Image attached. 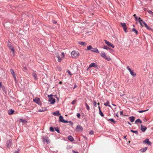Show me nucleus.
Returning a JSON list of instances; mask_svg holds the SVG:
<instances>
[{
	"mask_svg": "<svg viewBox=\"0 0 153 153\" xmlns=\"http://www.w3.org/2000/svg\"><path fill=\"white\" fill-rule=\"evenodd\" d=\"M134 16V18L135 19V20L136 21H138L139 22L140 25L142 27H143V25H142V23L144 25L145 27L148 30H151V28L149 26H148L146 23L143 21V20L141 19V18L140 17H138L136 15V14H134L133 15Z\"/></svg>",
	"mask_w": 153,
	"mask_h": 153,
	"instance_id": "f257e3e1",
	"label": "nucleus"
},
{
	"mask_svg": "<svg viewBox=\"0 0 153 153\" xmlns=\"http://www.w3.org/2000/svg\"><path fill=\"white\" fill-rule=\"evenodd\" d=\"M59 121L60 122H62L63 123H69L70 124H71V125H73V123L71 121H67L63 119V117L62 116H60L59 117Z\"/></svg>",
	"mask_w": 153,
	"mask_h": 153,
	"instance_id": "f03ea898",
	"label": "nucleus"
},
{
	"mask_svg": "<svg viewBox=\"0 0 153 153\" xmlns=\"http://www.w3.org/2000/svg\"><path fill=\"white\" fill-rule=\"evenodd\" d=\"M71 55L72 58H75L78 57L79 56V53L78 51H73L71 52Z\"/></svg>",
	"mask_w": 153,
	"mask_h": 153,
	"instance_id": "7ed1b4c3",
	"label": "nucleus"
},
{
	"mask_svg": "<svg viewBox=\"0 0 153 153\" xmlns=\"http://www.w3.org/2000/svg\"><path fill=\"white\" fill-rule=\"evenodd\" d=\"M53 95L52 94H50L48 95V97L49 98L48 101L50 102L51 104H53L55 102V100L54 98H53L52 96Z\"/></svg>",
	"mask_w": 153,
	"mask_h": 153,
	"instance_id": "20e7f679",
	"label": "nucleus"
},
{
	"mask_svg": "<svg viewBox=\"0 0 153 153\" xmlns=\"http://www.w3.org/2000/svg\"><path fill=\"white\" fill-rule=\"evenodd\" d=\"M101 56L104 58H105L108 61L111 60V59L109 57H107L106 56L105 53L103 52H102L100 53Z\"/></svg>",
	"mask_w": 153,
	"mask_h": 153,
	"instance_id": "39448f33",
	"label": "nucleus"
},
{
	"mask_svg": "<svg viewBox=\"0 0 153 153\" xmlns=\"http://www.w3.org/2000/svg\"><path fill=\"white\" fill-rule=\"evenodd\" d=\"M127 70L129 71L131 74L133 76H135L136 75V74L134 72V70H131L129 66H127L126 67Z\"/></svg>",
	"mask_w": 153,
	"mask_h": 153,
	"instance_id": "423d86ee",
	"label": "nucleus"
},
{
	"mask_svg": "<svg viewBox=\"0 0 153 153\" xmlns=\"http://www.w3.org/2000/svg\"><path fill=\"white\" fill-rule=\"evenodd\" d=\"M7 46L12 51L13 53H14L15 50L14 48L11 45V43L10 42H9L7 44Z\"/></svg>",
	"mask_w": 153,
	"mask_h": 153,
	"instance_id": "0eeeda50",
	"label": "nucleus"
},
{
	"mask_svg": "<svg viewBox=\"0 0 153 153\" xmlns=\"http://www.w3.org/2000/svg\"><path fill=\"white\" fill-rule=\"evenodd\" d=\"M143 143L144 144H147L148 145L150 146L152 144V143L149 140V139H146L145 140H143Z\"/></svg>",
	"mask_w": 153,
	"mask_h": 153,
	"instance_id": "6e6552de",
	"label": "nucleus"
},
{
	"mask_svg": "<svg viewBox=\"0 0 153 153\" xmlns=\"http://www.w3.org/2000/svg\"><path fill=\"white\" fill-rule=\"evenodd\" d=\"M120 24L123 27V29L125 32L127 33V27L126 24L125 23H121Z\"/></svg>",
	"mask_w": 153,
	"mask_h": 153,
	"instance_id": "1a4fd4ad",
	"label": "nucleus"
},
{
	"mask_svg": "<svg viewBox=\"0 0 153 153\" xmlns=\"http://www.w3.org/2000/svg\"><path fill=\"white\" fill-rule=\"evenodd\" d=\"M6 146L7 148L10 147L12 144V140H7L6 142Z\"/></svg>",
	"mask_w": 153,
	"mask_h": 153,
	"instance_id": "9d476101",
	"label": "nucleus"
},
{
	"mask_svg": "<svg viewBox=\"0 0 153 153\" xmlns=\"http://www.w3.org/2000/svg\"><path fill=\"white\" fill-rule=\"evenodd\" d=\"M76 129L77 131H82L83 128L80 125H78L76 126Z\"/></svg>",
	"mask_w": 153,
	"mask_h": 153,
	"instance_id": "9b49d317",
	"label": "nucleus"
},
{
	"mask_svg": "<svg viewBox=\"0 0 153 153\" xmlns=\"http://www.w3.org/2000/svg\"><path fill=\"white\" fill-rule=\"evenodd\" d=\"M106 44H107L109 46L111 47L112 48H114V45L109 42V41L105 40H104Z\"/></svg>",
	"mask_w": 153,
	"mask_h": 153,
	"instance_id": "f8f14e48",
	"label": "nucleus"
},
{
	"mask_svg": "<svg viewBox=\"0 0 153 153\" xmlns=\"http://www.w3.org/2000/svg\"><path fill=\"white\" fill-rule=\"evenodd\" d=\"M10 72L11 73V74L13 76V77H14V79L15 81H16V74H15V72L12 69H10Z\"/></svg>",
	"mask_w": 153,
	"mask_h": 153,
	"instance_id": "ddd939ff",
	"label": "nucleus"
},
{
	"mask_svg": "<svg viewBox=\"0 0 153 153\" xmlns=\"http://www.w3.org/2000/svg\"><path fill=\"white\" fill-rule=\"evenodd\" d=\"M94 67L95 68H98V65L94 63H92L89 65V68Z\"/></svg>",
	"mask_w": 153,
	"mask_h": 153,
	"instance_id": "4468645a",
	"label": "nucleus"
},
{
	"mask_svg": "<svg viewBox=\"0 0 153 153\" xmlns=\"http://www.w3.org/2000/svg\"><path fill=\"white\" fill-rule=\"evenodd\" d=\"M91 51L93 52H94L97 53H99L98 50L97 48H92Z\"/></svg>",
	"mask_w": 153,
	"mask_h": 153,
	"instance_id": "2eb2a0df",
	"label": "nucleus"
},
{
	"mask_svg": "<svg viewBox=\"0 0 153 153\" xmlns=\"http://www.w3.org/2000/svg\"><path fill=\"white\" fill-rule=\"evenodd\" d=\"M147 129V128L144 126H143L142 125H141V130L142 131V132H144L146 131Z\"/></svg>",
	"mask_w": 153,
	"mask_h": 153,
	"instance_id": "dca6fc26",
	"label": "nucleus"
},
{
	"mask_svg": "<svg viewBox=\"0 0 153 153\" xmlns=\"http://www.w3.org/2000/svg\"><path fill=\"white\" fill-rule=\"evenodd\" d=\"M33 101L36 103L39 104L40 102V100L39 98H36L33 100Z\"/></svg>",
	"mask_w": 153,
	"mask_h": 153,
	"instance_id": "f3484780",
	"label": "nucleus"
},
{
	"mask_svg": "<svg viewBox=\"0 0 153 153\" xmlns=\"http://www.w3.org/2000/svg\"><path fill=\"white\" fill-rule=\"evenodd\" d=\"M78 43L79 44L82 45L84 46H86L87 45V43L86 42H82L79 41L78 42Z\"/></svg>",
	"mask_w": 153,
	"mask_h": 153,
	"instance_id": "a211bd4d",
	"label": "nucleus"
},
{
	"mask_svg": "<svg viewBox=\"0 0 153 153\" xmlns=\"http://www.w3.org/2000/svg\"><path fill=\"white\" fill-rule=\"evenodd\" d=\"M68 139L71 142H73L74 140V139L73 137L71 135H69L68 137Z\"/></svg>",
	"mask_w": 153,
	"mask_h": 153,
	"instance_id": "6ab92c4d",
	"label": "nucleus"
},
{
	"mask_svg": "<svg viewBox=\"0 0 153 153\" xmlns=\"http://www.w3.org/2000/svg\"><path fill=\"white\" fill-rule=\"evenodd\" d=\"M56 55V56L58 58V61L59 62H61L62 60V58H60V56H59V55L58 53H55Z\"/></svg>",
	"mask_w": 153,
	"mask_h": 153,
	"instance_id": "aec40b11",
	"label": "nucleus"
},
{
	"mask_svg": "<svg viewBox=\"0 0 153 153\" xmlns=\"http://www.w3.org/2000/svg\"><path fill=\"white\" fill-rule=\"evenodd\" d=\"M129 119L131 122H133L135 120V117L133 116H131L129 117Z\"/></svg>",
	"mask_w": 153,
	"mask_h": 153,
	"instance_id": "412c9836",
	"label": "nucleus"
},
{
	"mask_svg": "<svg viewBox=\"0 0 153 153\" xmlns=\"http://www.w3.org/2000/svg\"><path fill=\"white\" fill-rule=\"evenodd\" d=\"M147 148L148 147H146L144 148L141 149L140 150V151L142 152H145L147 150Z\"/></svg>",
	"mask_w": 153,
	"mask_h": 153,
	"instance_id": "4be33fe9",
	"label": "nucleus"
},
{
	"mask_svg": "<svg viewBox=\"0 0 153 153\" xmlns=\"http://www.w3.org/2000/svg\"><path fill=\"white\" fill-rule=\"evenodd\" d=\"M52 114L55 116H58L59 115V113L58 111H56V112H53Z\"/></svg>",
	"mask_w": 153,
	"mask_h": 153,
	"instance_id": "5701e85b",
	"label": "nucleus"
},
{
	"mask_svg": "<svg viewBox=\"0 0 153 153\" xmlns=\"http://www.w3.org/2000/svg\"><path fill=\"white\" fill-rule=\"evenodd\" d=\"M14 111L13 110L11 109L10 110H9L8 111V114L9 115L12 114L14 112Z\"/></svg>",
	"mask_w": 153,
	"mask_h": 153,
	"instance_id": "b1692460",
	"label": "nucleus"
},
{
	"mask_svg": "<svg viewBox=\"0 0 153 153\" xmlns=\"http://www.w3.org/2000/svg\"><path fill=\"white\" fill-rule=\"evenodd\" d=\"M109 104V101L108 100L106 102V103H104V104L105 106H108L109 107H111V105Z\"/></svg>",
	"mask_w": 153,
	"mask_h": 153,
	"instance_id": "393cba45",
	"label": "nucleus"
},
{
	"mask_svg": "<svg viewBox=\"0 0 153 153\" xmlns=\"http://www.w3.org/2000/svg\"><path fill=\"white\" fill-rule=\"evenodd\" d=\"M32 76L35 79H37V77L36 74L35 73H33L32 74Z\"/></svg>",
	"mask_w": 153,
	"mask_h": 153,
	"instance_id": "a878e982",
	"label": "nucleus"
},
{
	"mask_svg": "<svg viewBox=\"0 0 153 153\" xmlns=\"http://www.w3.org/2000/svg\"><path fill=\"white\" fill-rule=\"evenodd\" d=\"M92 47L91 45H89L87 46V49H86V50H90L91 51Z\"/></svg>",
	"mask_w": 153,
	"mask_h": 153,
	"instance_id": "bb28decb",
	"label": "nucleus"
},
{
	"mask_svg": "<svg viewBox=\"0 0 153 153\" xmlns=\"http://www.w3.org/2000/svg\"><path fill=\"white\" fill-rule=\"evenodd\" d=\"M138 122L139 123H142V121L140 119H138L135 121V123H137Z\"/></svg>",
	"mask_w": 153,
	"mask_h": 153,
	"instance_id": "cd10ccee",
	"label": "nucleus"
},
{
	"mask_svg": "<svg viewBox=\"0 0 153 153\" xmlns=\"http://www.w3.org/2000/svg\"><path fill=\"white\" fill-rule=\"evenodd\" d=\"M130 131L132 132V133H135V134H138V131H137V130H136V131H134V130H130Z\"/></svg>",
	"mask_w": 153,
	"mask_h": 153,
	"instance_id": "c85d7f7f",
	"label": "nucleus"
},
{
	"mask_svg": "<svg viewBox=\"0 0 153 153\" xmlns=\"http://www.w3.org/2000/svg\"><path fill=\"white\" fill-rule=\"evenodd\" d=\"M103 48L106 50L110 49L109 47L106 45H104Z\"/></svg>",
	"mask_w": 153,
	"mask_h": 153,
	"instance_id": "c756f323",
	"label": "nucleus"
},
{
	"mask_svg": "<svg viewBox=\"0 0 153 153\" xmlns=\"http://www.w3.org/2000/svg\"><path fill=\"white\" fill-rule=\"evenodd\" d=\"M132 31L134 32L136 34L138 33V32L134 28H133L132 29Z\"/></svg>",
	"mask_w": 153,
	"mask_h": 153,
	"instance_id": "7c9ffc66",
	"label": "nucleus"
},
{
	"mask_svg": "<svg viewBox=\"0 0 153 153\" xmlns=\"http://www.w3.org/2000/svg\"><path fill=\"white\" fill-rule=\"evenodd\" d=\"M99 114L100 115V116L102 117H104V115L103 113L102 112L101 110H100L99 111Z\"/></svg>",
	"mask_w": 153,
	"mask_h": 153,
	"instance_id": "2f4dec72",
	"label": "nucleus"
},
{
	"mask_svg": "<svg viewBox=\"0 0 153 153\" xmlns=\"http://www.w3.org/2000/svg\"><path fill=\"white\" fill-rule=\"evenodd\" d=\"M148 12L149 14L151 15L153 17V12L150 10H148Z\"/></svg>",
	"mask_w": 153,
	"mask_h": 153,
	"instance_id": "473e14b6",
	"label": "nucleus"
},
{
	"mask_svg": "<svg viewBox=\"0 0 153 153\" xmlns=\"http://www.w3.org/2000/svg\"><path fill=\"white\" fill-rule=\"evenodd\" d=\"M85 105H86V109L88 111H89L90 110V108H89V106H88V105L87 104V103L86 102H85Z\"/></svg>",
	"mask_w": 153,
	"mask_h": 153,
	"instance_id": "72a5a7b5",
	"label": "nucleus"
},
{
	"mask_svg": "<svg viewBox=\"0 0 153 153\" xmlns=\"http://www.w3.org/2000/svg\"><path fill=\"white\" fill-rule=\"evenodd\" d=\"M108 121H111V122H113L114 123H116V122L114 121V120L113 119H109L108 120Z\"/></svg>",
	"mask_w": 153,
	"mask_h": 153,
	"instance_id": "f704fd0d",
	"label": "nucleus"
},
{
	"mask_svg": "<svg viewBox=\"0 0 153 153\" xmlns=\"http://www.w3.org/2000/svg\"><path fill=\"white\" fill-rule=\"evenodd\" d=\"M148 110H140V111H138V112L140 113H142L144 112H145L147 111H148Z\"/></svg>",
	"mask_w": 153,
	"mask_h": 153,
	"instance_id": "c9c22d12",
	"label": "nucleus"
},
{
	"mask_svg": "<svg viewBox=\"0 0 153 153\" xmlns=\"http://www.w3.org/2000/svg\"><path fill=\"white\" fill-rule=\"evenodd\" d=\"M93 104H94V106L95 107H96L97 105V103L96 102V101L95 100H94L93 101Z\"/></svg>",
	"mask_w": 153,
	"mask_h": 153,
	"instance_id": "e433bc0d",
	"label": "nucleus"
},
{
	"mask_svg": "<svg viewBox=\"0 0 153 153\" xmlns=\"http://www.w3.org/2000/svg\"><path fill=\"white\" fill-rule=\"evenodd\" d=\"M62 55H61V57L60 58H62V59H63L65 55L64 54V53L63 52H62L61 53Z\"/></svg>",
	"mask_w": 153,
	"mask_h": 153,
	"instance_id": "4c0bfd02",
	"label": "nucleus"
},
{
	"mask_svg": "<svg viewBox=\"0 0 153 153\" xmlns=\"http://www.w3.org/2000/svg\"><path fill=\"white\" fill-rule=\"evenodd\" d=\"M94 134V132L93 130H91L89 132V134L90 135H93Z\"/></svg>",
	"mask_w": 153,
	"mask_h": 153,
	"instance_id": "58836bf2",
	"label": "nucleus"
},
{
	"mask_svg": "<svg viewBox=\"0 0 153 153\" xmlns=\"http://www.w3.org/2000/svg\"><path fill=\"white\" fill-rule=\"evenodd\" d=\"M55 130L56 131H57L58 133H59V129L58 127H56L55 128Z\"/></svg>",
	"mask_w": 153,
	"mask_h": 153,
	"instance_id": "ea45409f",
	"label": "nucleus"
},
{
	"mask_svg": "<svg viewBox=\"0 0 153 153\" xmlns=\"http://www.w3.org/2000/svg\"><path fill=\"white\" fill-rule=\"evenodd\" d=\"M50 130L51 131H54V128L52 127H51L50 128Z\"/></svg>",
	"mask_w": 153,
	"mask_h": 153,
	"instance_id": "a19ab883",
	"label": "nucleus"
},
{
	"mask_svg": "<svg viewBox=\"0 0 153 153\" xmlns=\"http://www.w3.org/2000/svg\"><path fill=\"white\" fill-rule=\"evenodd\" d=\"M76 116L78 118H80V115L79 113H77Z\"/></svg>",
	"mask_w": 153,
	"mask_h": 153,
	"instance_id": "79ce46f5",
	"label": "nucleus"
},
{
	"mask_svg": "<svg viewBox=\"0 0 153 153\" xmlns=\"http://www.w3.org/2000/svg\"><path fill=\"white\" fill-rule=\"evenodd\" d=\"M1 86L2 87L3 89H4V86L2 85L1 82H0V87H1Z\"/></svg>",
	"mask_w": 153,
	"mask_h": 153,
	"instance_id": "37998d69",
	"label": "nucleus"
},
{
	"mask_svg": "<svg viewBox=\"0 0 153 153\" xmlns=\"http://www.w3.org/2000/svg\"><path fill=\"white\" fill-rule=\"evenodd\" d=\"M76 101V100H73V101H72V102H71V103L72 104V105H74L75 103V102Z\"/></svg>",
	"mask_w": 153,
	"mask_h": 153,
	"instance_id": "c03bdc74",
	"label": "nucleus"
},
{
	"mask_svg": "<svg viewBox=\"0 0 153 153\" xmlns=\"http://www.w3.org/2000/svg\"><path fill=\"white\" fill-rule=\"evenodd\" d=\"M67 72L70 75H71L72 74H71L70 71L69 70L67 71Z\"/></svg>",
	"mask_w": 153,
	"mask_h": 153,
	"instance_id": "a18cd8bd",
	"label": "nucleus"
},
{
	"mask_svg": "<svg viewBox=\"0 0 153 153\" xmlns=\"http://www.w3.org/2000/svg\"><path fill=\"white\" fill-rule=\"evenodd\" d=\"M20 121L22 122V123H24L25 121V120L22 119H20Z\"/></svg>",
	"mask_w": 153,
	"mask_h": 153,
	"instance_id": "49530a36",
	"label": "nucleus"
},
{
	"mask_svg": "<svg viewBox=\"0 0 153 153\" xmlns=\"http://www.w3.org/2000/svg\"><path fill=\"white\" fill-rule=\"evenodd\" d=\"M19 149H18L17 151H16L14 153H19Z\"/></svg>",
	"mask_w": 153,
	"mask_h": 153,
	"instance_id": "de8ad7c7",
	"label": "nucleus"
},
{
	"mask_svg": "<svg viewBox=\"0 0 153 153\" xmlns=\"http://www.w3.org/2000/svg\"><path fill=\"white\" fill-rule=\"evenodd\" d=\"M76 87H77V86H76V84H75L73 88V89H74V88H75Z\"/></svg>",
	"mask_w": 153,
	"mask_h": 153,
	"instance_id": "09e8293b",
	"label": "nucleus"
},
{
	"mask_svg": "<svg viewBox=\"0 0 153 153\" xmlns=\"http://www.w3.org/2000/svg\"><path fill=\"white\" fill-rule=\"evenodd\" d=\"M120 115H122L123 114V111H121L120 112Z\"/></svg>",
	"mask_w": 153,
	"mask_h": 153,
	"instance_id": "8fccbe9b",
	"label": "nucleus"
},
{
	"mask_svg": "<svg viewBox=\"0 0 153 153\" xmlns=\"http://www.w3.org/2000/svg\"><path fill=\"white\" fill-rule=\"evenodd\" d=\"M44 111V110H41V109L39 110V112H41L42 111Z\"/></svg>",
	"mask_w": 153,
	"mask_h": 153,
	"instance_id": "3c124183",
	"label": "nucleus"
},
{
	"mask_svg": "<svg viewBox=\"0 0 153 153\" xmlns=\"http://www.w3.org/2000/svg\"><path fill=\"white\" fill-rule=\"evenodd\" d=\"M55 96H56V98L57 99V100H59V98L58 97H56V95H55Z\"/></svg>",
	"mask_w": 153,
	"mask_h": 153,
	"instance_id": "603ef678",
	"label": "nucleus"
},
{
	"mask_svg": "<svg viewBox=\"0 0 153 153\" xmlns=\"http://www.w3.org/2000/svg\"><path fill=\"white\" fill-rule=\"evenodd\" d=\"M56 22H56V21H53V23H54V24H56Z\"/></svg>",
	"mask_w": 153,
	"mask_h": 153,
	"instance_id": "864d4df0",
	"label": "nucleus"
},
{
	"mask_svg": "<svg viewBox=\"0 0 153 153\" xmlns=\"http://www.w3.org/2000/svg\"><path fill=\"white\" fill-rule=\"evenodd\" d=\"M98 108L99 109V111H100V110H101L100 108V106H98Z\"/></svg>",
	"mask_w": 153,
	"mask_h": 153,
	"instance_id": "5fc2aeb1",
	"label": "nucleus"
},
{
	"mask_svg": "<svg viewBox=\"0 0 153 153\" xmlns=\"http://www.w3.org/2000/svg\"><path fill=\"white\" fill-rule=\"evenodd\" d=\"M128 124H129V125H131V123H130V122H128Z\"/></svg>",
	"mask_w": 153,
	"mask_h": 153,
	"instance_id": "6e6d98bb",
	"label": "nucleus"
},
{
	"mask_svg": "<svg viewBox=\"0 0 153 153\" xmlns=\"http://www.w3.org/2000/svg\"><path fill=\"white\" fill-rule=\"evenodd\" d=\"M46 142L47 143H49V141L46 140Z\"/></svg>",
	"mask_w": 153,
	"mask_h": 153,
	"instance_id": "4d7b16f0",
	"label": "nucleus"
},
{
	"mask_svg": "<svg viewBox=\"0 0 153 153\" xmlns=\"http://www.w3.org/2000/svg\"><path fill=\"white\" fill-rule=\"evenodd\" d=\"M62 82H59V84H62Z\"/></svg>",
	"mask_w": 153,
	"mask_h": 153,
	"instance_id": "13d9d810",
	"label": "nucleus"
},
{
	"mask_svg": "<svg viewBox=\"0 0 153 153\" xmlns=\"http://www.w3.org/2000/svg\"><path fill=\"white\" fill-rule=\"evenodd\" d=\"M24 68L25 70H27V68L26 67H25Z\"/></svg>",
	"mask_w": 153,
	"mask_h": 153,
	"instance_id": "bf43d9fd",
	"label": "nucleus"
},
{
	"mask_svg": "<svg viewBox=\"0 0 153 153\" xmlns=\"http://www.w3.org/2000/svg\"><path fill=\"white\" fill-rule=\"evenodd\" d=\"M124 138L126 139V136H124Z\"/></svg>",
	"mask_w": 153,
	"mask_h": 153,
	"instance_id": "052dcab7",
	"label": "nucleus"
},
{
	"mask_svg": "<svg viewBox=\"0 0 153 153\" xmlns=\"http://www.w3.org/2000/svg\"><path fill=\"white\" fill-rule=\"evenodd\" d=\"M83 137L85 139V138H86V137H85L84 136H83Z\"/></svg>",
	"mask_w": 153,
	"mask_h": 153,
	"instance_id": "680f3d73",
	"label": "nucleus"
},
{
	"mask_svg": "<svg viewBox=\"0 0 153 153\" xmlns=\"http://www.w3.org/2000/svg\"><path fill=\"white\" fill-rule=\"evenodd\" d=\"M97 105H100V103L99 102L97 103Z\"/></svg>",
	"mask_w": 153,
	"mask_h": 153,
	"instance_id": "e2e57ef3",
	"label": "nucleus"
},
{
	"mask_svg": "<svg viewBox=\"0 0 153 153\" xmlns=\"http://www.w3.org/2000/svg\"><path fill=\"white\" fill-rule=\"evenodd\" d=\"M74 153H78V152H76L75 151H74Z\"/></svg>",
	"mask_w": 153,
	"mask_h": 153,
	"instance_id": "0e129e2a",
	"label": "nucleus"
},
{
	"mask_svg": "<svg viewBox=\"0 0 153 153\" xmlns=\"http://www.w3.org/2000/svg\"><path fill=\"white\" fill-rule=\"evenodd\" d=\"M112 105L114 106H116L114 104H112Z\"/></svg>",
	"mask_w": 153,
	"mask_h": 153,
	"instance_id": "69168bd1",
	"label": "nucleus"
}]
</instances>
